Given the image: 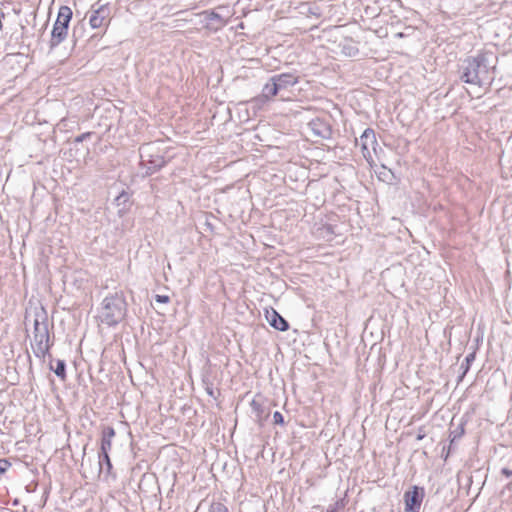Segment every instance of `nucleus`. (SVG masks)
<instances>
[{"label":"nucleus","mask_w":512,"mask_h":512,"mask_svg":"<svg viewBox=\"0 0 512 512\" xmlns=\"http://www.w3.org/2000/svg\"><path fill=\"white\" fill-rule=\"evenodd\" d=\"M497 56L493 52H481L465 59L460 67V79L478 87L490 86L495 78Z\"/></svg>","instance_id":"nucleus-1"},{"label":"nucleus","mask_w":512,"mask_h":512,"mask_svg":"<svg viewBox=\"0 0 512 512\" xmlns=\"http://www.w3.org/2000/svg\"><path fill=\"white\" fill-rule=\"evenodd\" d=\"M33 313V339L31 347L34 355L44 359L49 353L50 343L48 314L43 306L34 307Z\"/></svg>","instance_id":"nucleus-2"},{"label":"nucleus","mask_w":512,"mask_h":512,"mask_svg":"<svg viewBox=\"0 0 512 512\" xmlns=\"http://www.w3.org/2000/svg\"><path fill=\"white\" fill-rule=\"evenodd\" d=\"M127 305L122 295L114 294L104 298L99 313V319L102 324L109 327L116 326L125 317Z\"/></svg>","instance_id":"nucleus-3"},{"label":"nucleus","mask_w":512,"mask_h":512,"mask_svg":"<svg viewBox=\"0 0 512 512\" xmlns=\"http://www.w3.org/2000/svg\"><path fill=\"white\" fill-rule=\"evenodd\" d=\"M140 164L146 169L145 175H151L165 166L166 160L154 143H146L140 147Z\"/></svg>","instance_id":"nucleus-4"},{"label":"nucleus","mask_w":512,"mask_h":512,"mask_svg":"<svg viewBox=\"0 0 512 512\" xmlns=\"http://www.w3.org/2000/svg\"><path fill=\"white\" fill-rule=\"evenodd\" d=\"M424 488L413 486L404 493V512H420L421 504L424 499Z\"/></svg>","instance_id":"nucleus-5"},{"label":"nucleus","mask_w":512,"mask_h":512,"mask_svg":"<svg viewBox=\"0 0 512 512\" xmlns=\"http://www.w3.org/2000/svg\"><path fill=\"white\" fill-rule=\"evenodd\" d=\"M357 144L360 145L363 157L368 161H373L372 151L376 150L377 139L373 129L367 128L360 136Z\"/></svg>","instance_id":"nucleus-6"},{"label":"nucleus","mask_w":512,"mask_h":512,"mask_svg":"<svg viewBox=\"0 0 512 512\" xmlns=\"http://www.w3.org/2000/svg\"><path fill=\"white\" fill-rule=\"evenodd\" d=\"M109 22V8L106 5H101L92 11L89 19L90 26L93 29L106 26Z\"/></svg>","instance_id":"nucleus-7"},{"label":"nucleus","mask_w":512,"mask_h":512,"mask_svg":"<svg viewBox=\"0 0 512 512\" xmlns=\"http://www.w3.org/2000/svg\"><path fill=\"white\" fill-rule=\"evenodd\" d=\"M277 94H279V91L277 90V86L275 85V82L271 77L268 80V82L263 86L261 95L252 99L251 102L255 105H261L271 100Z\"/></svg>","instance_id":"nucleus-8"},{"label":"nucleus","mask_w":512,"mask_h":512,"mask_svg":"<svg viewBox=\"0 0 512 512\" xmlns=\"http://www.w3.org/2000/svg\"><path fill=\"white\" fill-rule=\"evenodd\" d=\"M279 93L288 90L298 83V77L291 73H282L272 76Z\"/></svg>","instance_id":"nucleus-9"},{"label":"nucleus","mask_w":512,"mask_h":512,"mask_svg":"<svg viewBox=\"0 0 512 512\" xmlns=\"http://www.w3.org/2000/svg\"><path fill=\"white\" fill-rule=\"evenodd\" d=\"M202 15L205 16L206 28L213 31L220 30L227 23V21L219 13H216L215 11H204Z\"/></svg>","instance_id":"nucleus-10"},{"label":"nucleus","mask_w":512,"mask_h":512,"mask_svg":"<svg viewBox=\"0 0 512 512\" xmlns=\"http://www.w3.org/2000/svg\"><path fill=\"white\" fill-rule=\"evenodd\" d=\"M115 434V430L111 426H106L102 429L98 454H109L112 449V440L115 437Z\"/></svg>","instance_id":"nucleus-11"},{"label":"nucleus","mask_w":512,"mask_h":512,"mask_svg":"<svg viewBox=\"0 0 512 512\" xmlns=\"http://www.w3.org/2000/svg\"><path fill=\"white\" fill-rule=\"evenodd\" d=\"M266 319L276 330L284 332L289 328L288 322L273 308H271V310H266Z\"/></svg>","instance_id":"nucleus-12"},{"label":"nucleus","mask_w":512,"mask_h":512,"mask_svg":"<svg viewBox=\"0 0 512 512\" xmlns=\"http://www.w3.org/2000/svg\"><path fill=\"white\" fill-rule=\"evenodd\" d=\"M252 413L255 415L257 422L262 425L270 415V409L260 400L253 399L250 403Z\"/></svg>","instance_id":"nucleus-13"},{"label":"nucleus","mask_w":512,"mask_h":512,"mask_svg":"<svg viewBox=\"0 0 512 512\" xmlns=\"http://www.w3.org/2000/svg\"><path fill=\"white\" fill-rule=\"evenodd\" d=\"M68 29L59 25H54L51 32L50 47L58 46L67 36Z\"/></svg>","instance_id":"nucleus-14"},{"label":"nucleus","mask_w":512,"mask_h":512,"mask_svg":"<svg viewBox=\"0 0 512 512\" xmlns=\"http://www.w3.org/2000/svg\"><path fill=\"white\" fill-rule=\"evenodd\" d=\"M309 125L315 135L320 136L322 138H327L330 136V127L326 123L322 122L320 119L311 121Z\"/></svg>","instance_id":"nucleus-15"},{"label":"nucleus","mask_w":512,"mask_h":512,"mask_svg":"<svg viewBox=\"0 0 512 512\" xmlns=\"http://www.w3.org/2000/svg\"><path fill=\"white\" fill-rule=\"evenodd\" d=\"M72 10L68 6H61L58 11V16L54 25H59L61 27H66L68 29V25L72 18Z\"/></svg>","instance_id":"nucleus-16"},{"label":"nucleus","mask_w":512,"mask_h":512,"mask_svg":"<svg viewBox=\"0 0 512 512\" xmlns=\"http://www.w3.org/2000/svg\"><path fill=\"white\" fill-rule=\"evenodd\" d=\"M98 465H99V473H105L106 476L112 474V462L109 454H98Z\"/></svg>","instance_id":"nucleus-17"},{"label":"nucleus","mask_w":512,"mask_h":512,"mask_svg":"<svg viewBox=\"0 0 512 512\" xmlns=\"http://www.w3.org/2000/svg\"><path fill=\"white\" fill-rule=\"evenodd\" d=\"M51 370L61 379H66V364L63 360H57L56 367L54 368L52 365L50 366Z\"/></svg>","instance_id":"nucleus-18"},{"label":"nucleus","mask_w":512,"mask_h":512,"mask_svg":"<svg viewBox=\"0 0 512 512\" xmlns=\"http://www.w3.org/2000/svg\"><path fill=\"white\" fill-rule=\"evenodd\" d=\"M358 52L359 50L356 45L351 42H346L342 45V53L346 56L354 57L358 54Z\"/></svg>","instance_id":"nucleus-19"},{"label":"nucleus","mask_w":512,"mask_h":512,"mask_svg":"<svg viewBox=\"0 0 512 512\" xmlns=\"http://www.w3.org/2000/svg\"><path fill=\"white\" fill-rule=\"evenodd\" d=\"M474 359H475V353H470L466 356L465 367H464V363H462V365H461V367L464 368V374L469 370L470 364L474 361Z\"/></svg>","instance_id":"nucleus-20"},{"label":"nucleus","mask_w":512,"mask_h":512,"mask_svg":"<svg viewBox=\"0 0 512 512\" xmlns=\"http://www.w3.org/2000/svg\"><path fill=\"white\" fill-rule=\"evenodd\" d=\"M273 421H274V424L283 425L284 424V417H283V415L279 411H276L273 414Z\"/></svg>","instance_id":"nucleus-21"},{"label":"nucleus","mask_w":512,"mask_h":512,"mask_svg":"<svg viewBox=\"0 0 512 512\" xmlns=\"http://www.w3.org/2000/svg\"><path fill=\"white\" fill-rule=\"evenodd\" d=\"M210 512H228V510L223 504L216 503L211 506Z\"/></svg>","instance_id":"nucleus-22"},{"label":"nucleus","mask_w":512,"mask_h":512,"mask_svg":"<svg viewBox=\"0 0 512 512\" xmlns=\"http://www.w3.org/2000/svg\"><path fill=\"white\" fill-rule=\"evenodd\" d=\"M10 466V462H8L6 459H0V476L4 474Z\"/></svg>","instance_id":"nucleus-23"},{"label":"nucleus","mask_w":512,"mask_h":512,"mask_svg":"<svg viewBox=\"0 0 512 512\" xmlns=\"http://www.w3.org/2000/svg\"><path fill=\"white\" fill-rule=\"evenodd\" d=\"M170 298L167 295H156L155 301L157 303H168Z\"/></svg>","instance_id":"nucleus-24"},{"label":"nucleus","mask_w":512,"mask_h":512,"mask_svg":"<svg viewBox=\"0 0 512 512\" xmlns=\"http://www.w3.org/2000/svg\"><path fill=\"white\" fill-rule=\"evenodd\" d=\"M88 136H90V133H84L78 137H76L75 141L76 142H82L85 138H87Z\"/></svg>","instance_id":"nucleus-25"},{"label":"nucleus","mask_w":512,"mask_h":512,"mask_svg":"<svg viewBox=\"0 0 512 512\" xmlns=\"http://www.w3.org/2000/svg\"><path fill=\"white\" fill-rule=\"evenodd\" d=\"M501 473H502L503 475H505L506 477H510V476H512V470H510V469H508V468H503V469L501 470Z\"/></svg>","instance_id":"nucleus-26"},{"label":"nucleus","mask_w":512,"mask_h":512,"mask_svg":"<svg viewBox=\"0 0 512 512\" xmlns=\"http://www.w3.org/2000/svg\"><path fill=\"white\" fill-rule=\"evenodd\" d=\"M342 506H343L342 501H337V502L335 503V506H334V507H330L328 510H335V512H336V511H337V509H338L339 507H342Z\"/></svg>","instance_id":"nucleus-27"},{"label":"nucleus","mask_w":512,"mask_h":512,"mask_svg":"<svg viewBox=\"0 0 512 512\" xmlns=\"http://www.w3.org/2000/svg\"><path fill=\"white\" fill-rule=\"evenodd\" d=\"M424 437H425L424 434H418L417 435V440H422Z\"/></svg>","instance_id":"nucleus-28"},{"label":"nucleus","mask_w":512,"mask_h":512,"mask_svg":"<svg viewBox=\"0 0 512 512\" xmlns=\"http://www.w3.org/2000/svg\"><path fill=\"white\" fill-rule=\"evenodd\" d=\"M76 33H77V27H75V28L73 29V37H75V36H76Z\"/></svg>","instance_id":"nucleus-29"},{"label":"nucleus","mask_w":512,"mask_h":512,"mask_svg":"<svg viewBox=\"0 0 512 512\" xmlns=\"http://www.w3.org/2000/svg\"><path fill=\"white\" fill-rule=\"evenodd\" d=\"M327 512H335V510H327Z\"/></svg>","instance_id":"nucleus-30"}]
</instances>
